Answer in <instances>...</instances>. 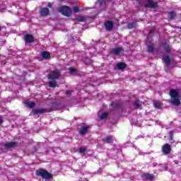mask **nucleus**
<instances>
[{"label": "nucleus", "instance_id": "obj_1", "mask_svg": "<svg viewBox=\"0 0 181 181\" xmlns=\"http://www.w3.org/2000/svg\"><path fill=\"white\" fill-rule=\"evenodd\" d=\"M59 77H60V70L55 69L51 71L48 74V78L52 81L49 82V87H52L53 88H54V87H57V82H56L55 80L59 79Z\"/></svg>", "mask_w": 181, "mask_h": 181}, {"label": "nucleus", "instance_id": "obj_2", "mask_svg": "<svg viewBox=\"0 0 181 181\" xmlns=\"http://www.w3.org/2000/svg\"><path fill=\"white\" fill-rule=\"evenodd\" d=\"M170 95L171 97V104L177 107L180 105V100L177 97H179V90H171L170 91Z\"/></svg>", "mask_w": 181, "mask_h": 181}, {"label": "nucleus", "instance_id": "obj_3", "mask_svg": "<svg viewBox=\"0 0 181 181\" xmlns=\"http://www.w3.org/2000/svg\"><path fill=\"white\" fill-rule=\"evenodd\" d=\"M37 176H41L43 179L49 180L53 177V175L47 172L46 170L40 169L36 171Z\"/></svg>", "mask_w": 181, "mask_h": 181}, {"label": "nucleus", "instance_id": "obj_4", "mask_svg": "<svg viewBox=\"0 0 181 181\" xmlns=\"http://www.w3.org/2000/svg\"><path fill=\"white\" fill-rule=\"evenodd\" d=\"M59 12L64 15V16H71L72 11L69 6H62L58 9Z\"/></svg>", "mask_w": 181, "mask_h": 181}, {"label": "nucleus", "instance_id": "obj_5", "mask_svg": "<svg viewBox=\"0 0 181 181\" xmlns=\"http://www.w3.org/2000/svg\"><path fill=\"white\" fill-rule=\"evenodd\" d=\"M172 151V148L170 147V145L165 144L162 147V152L164 153V155H169L170 153V151Z\"/></svg>", "mask_w": 181, "mask_h": 181}, {"label": "nucleus", "instance_id": "obj_6", "mask_svg": "<svg viewBox=\"0 0 181 181\" xmlns=\"http://www.w3.org/2000/svg\"><path fill=\"white\" fill-rule=\"evenodd\" d=\"M145 8H156L158 6V3L153 2L152 0H148L145 4Z\"/></svg>", "mask_w": 181, "mask_h": 181}, {"label": "nucleus", "instance_id": "obj_7", "mask_svg": "<svg viewBox=\"0 0 181 181\" xmlns=\"http://www.w3.org/2000/svg\"><path fill=\"white\" fill-rule=\"evenodd\" d=\"M105 27L106 30H112V28H114V23L112 21H106L105 23Z\"/></svg>", "mask_w": 181, "mask_h": 181}, {"label": "nucleus", "instance_id": "obj_8", "mask_svg": "<svg viewBox=\"0 0 181 181\" xmlns=\"http://www.w3.org/2000/svg\"><path fill=\"white\" fill-rule=\"evenodd\" d=\"M4 146L5 149H11V148H15V146H16V142H14V141L7 142L4 144Z\"/></svg>", "mask_w": 181, "mask_h": 181}, {"label": "nucleus", "instance_id": "obj_9", "mask_svg": "<svg viewBox=\"0 0 181 181\" xmlns=\"http://www.w3.org/2000/svg\"><path fill=\"white\" fill-rule=\"evenodd\" d=\"M121 52H122V47H116L112 49V54H115L116 56H119L121 54Z\"/></svg>", "mask_w": 181, "mask_h": 181}, {"label": "nucleus", "instance_id": "obj_10", "mask_svg": "<svg viewBox=\"0 0 181 181\" xmlns=\"http://www.w3.org/2000/svg\"><path fill=\"white\" fill-rule=\"evenodd\" d=\"M25 40L27 43H33V40H35V38L33 37V35L30 34H27L25 36Z\"/></svg>", "mask_w": 181, "mask_h": 181}, {"label": "nucleus", "instance_id": "obj_11", "mask_svg": "<svg viewBox=\"0 0 181 181\" xmlns=\"http://www.w3.org/2000/svg\"><path fill=\"white\" fill-rule=\"evenodd\" d=\"M45 112H49L47 109H36L33 111V113L36 114H44Z\"/></svg>", "mask_w": 181, "mask_h": 181}, {"label": "nucleus", "instance_id": "obj_12", "mask_svg": "<svg viewBox=\"0 0 181 181\" xmlns=\"http://www.w3.org/2000/svg\"><path fill=\"white\" fill-rule=\"evenodd\" d=\"M116 67L117 69H118V70H124V69H127V64L123 62H119V64H117Z\"/></svg>", "mask_w": 181, "mask_h": 181}, {"label": "nucleus", "instance_id": "obj_13", "mask_svg": "<svg viewBox=\"0 0 181 181\" xmlns=\"http://www.w3.org/2000/svg\"><path fill=\"white\" fill-rule=\"evenodd\" d=\"M41 56H42V59H50V52H49L47 51H43L41 53Z\"/></svg>", "mask_w": 181, "mask_h": 181}, {"label": "nucleus", "instance_id": "obj_14", "mask_svg": "<svg viewBox=\"0 0 181 181\" xmlns=\"http://www.w3.org/2000/svg\"><path fill=\"white\" fill-rule=\"evenodd\" d=\"M88 128H90L88 126L81 128L79 130V134L81 135H86V134H87V131H88Z\"/></svg>", "mask_w": 181, "mask_h": 181}, {"label": "nucleus", "instance_id": "obj_15", "mask_svg": "<svg viewBox=\"0 0 181 181\" xmlns=\"http://www.w3.org/2000/svg\"><path fill=\"white\" fill-rule=\"evenodd\" d=\"M40 13L42 16H47V15H49V8H41Z\"/></svg>", "mask_w": 181, "mask_h": 181}, {"label": "nucleus", "instance_id": "obj_16", "mask_svg": "<svg viewBox=\"0 0 181 181\" xmlns=\"http://www.w3.org/2000/svg\"><path fill=\"white\" fill-rule=\"evenodd\" d=\"M25 104L28 108H33L35 107V103L32 101L27 100L25 102Z\"/></svg>", "mask_w": 181, "mask_h": 181}, {"label": "nucleus", "instance_id": "obj_17", "mask_svg": "<svg viewBox=\"0 0 181 181\" xmlns=\"http://www.w3.org/2000/svg\"><path fill=\"white\" fill-rule=\"evenodd\" d=\"M104 141L106 142V144H112L114 139H112V136H108L104 139Z\"/></svg>", "mask_w": 181, "mask_h": 181}, {"label": "nucleus", "instance_id": "obj_18", "mask_svg": "<svg viewBox=\"0 0 181 181\" xmlns=\"http://www.w3.org/2000/svg\"><path fill=\"white\" fill-rule=\"evenodd\" d=\"M143 177H146L148 180H152L153 179V175L152 174H144Z\"/></svg>", "mask_w": 181, "mask_h": 181}, {"label": "nucleus", "instance_id": "obj_19", "mask_svg": "<svg viewBox=\"0 0 181 181\" xmlns=\"http://www.w3.org/2000/svg\"><path fill=\"white\" fill-rule=\"evenodd\" d=\"M163 61L165 63H166V64H170V58L169 56L163 57Z\"/></svg>", "mask_w": 181, "mask_h": 181}, {"label": "nucleus", "instance_id": "obj_20", "mask_svg": "<svg viewBox=\"0 0 181 181\" xmlns=\"http://www.w3.org/2000/svg\"><path fill=\"white\" fill-rule=\"evenodd\" d=\"M108 117V114L107 112H103L100 116V119H105V118H107Z\"/></svg>", "mask_w": 181, "mask_h": 181}, {"label": "nucleus", "instance_id": "obj_21", "mask_svg": "<svg viewBox=\"0 0 181 181\" xmlns=\"http://www.w3.org/2000/svg\"><path fill=\"white\" fill-rule=\"evenodd\" d=\"M153 105H154V107H155L156 108H160V107H161L160 102H159V101L155 102V103H153Z\"/></svg>", "mask_w": 181, "mask_h": 181}, {"label": "nucleus", "instance_id": "obj_22", "mask_svg": "<svg viewBox=\"0 0 181 181\" xmlns=\"http://www.w3.org/2000/svg\"><path fill=\"white\" fill-rule=\"evenodd\" d=\"M175 16H176V14L174 12H170L168 13V18L170 19H173V18H175Z\"/></svg>", "mask_w": 181, "mask_h": 181}, {"label": "nucleus", "instance_id": "obj_23", "mask_svg": "<svg viewBox=\"0 0 181 181\" xmlns=\"http://www.w3.org/2000/svg\"><path fill=\"white\" fill-rule=\"evenodd\" d=\"M164 50L167 52L169 53L170 52V47L168 45H165L164 46Z\"/></svg>", "mask_w": 181, "mask_h": 181}, {"label": "nucleus", "instance_id": "obj_24", "mask_svg": "<svg viewBox=\"0 0 181 181\" xmlns=\"http://www.w3.org/2000/svg\"><path fill=\"white\" fill-rule=\"evenodd\" d=\"M77 21H78L79 22H84V21H86V18L83 16H78L77 18Z\"/></svg>", "mask_w": 181, "mask_h": 181}, {"label": "nucleus", "instance_id": "obj_25", "mask_svg": "<svg viewBox=\"0 0 181 181\" xmlns=\"http://www.w3.org/2000/svg\"><path fill=\"white\" fill-rule=\"evenodd\" d=\"M148 52H149L150 53H152V52H153V47H152L151 45H148Z\"/></svg>", "mask_w": 181, "mask_h": 181}, {"label": "nucleus", "instance_id": "obj_26", "mask_svg": "<svg viewBox=\"0 0 181 181\" xmlns=\"http://www.w3.org/2000/svg\"><path fill=\"white\" fill-rule=\"evenodd\" d=\"M134 105H136V107H137V108H139L141 107V102H139V100H137L134 103Z\"/></svg>", "mask_w": 181, "mask_h": 181}, {"label": "nucleus", "instance_id": "obj_27", "mask_svg": "<svg viewBox=\"0 0 181 181\" xmlns=\"http://www.w3.org/2000/svg\"><path fill=\"white\" fill-rule=\"evenodd\" d=\"M134 28H135V23H129V24H128V28L129 29H132Z\"/></svg>", "mask_w": 181, "mask_h": 181}, {"label": "nucleus", "instance_id": "obj_28", "mask_svg": "<svg viewBox=\"0 0 181 181\" xmlns=\"http://www.w3.org/2000/svg\"><path fill=\"white\" fill-rule=\"evenodd\" d=\"M80 11V9L78 8V6H74V12H75L76 13H78Z\"/></svg>", "mask_w": 181, "mask_h": 181}, {"label": "nucleus", "instance_id": "obj_29", "mask_svg": "<svg viewBox=\"0 0 181 181\" xmlns=\"http://www.w3.org/2000/svg\"><path fill=\"white\" fill-rule=\"evenodd\" d=\"M86 151H87V149H86V148H81L79 149L80 153H84Z\"/></svg>", "mask_w": 181, "mask_h": 181}, {"label": "nucleus", "instance_id": "obj_30", "mask_svg": "<svg viewBox=\"0 0 181 181\" xmlns=\"http://www.w3.org/2000/svg\"><path fill=\"white\" fill-rule=\"evenodd\" d=\"M69 71L71 74H73V73H74L76 71V69H75V68H70Z\"/></svg>", "mask_w": 181, "mask_h": 181}, {"label": "nucleus", "instance_id": "obj_31", "mask_svg": "<svg viewBox=\"0 0 181 181\" xmlns=\"http://www.w3.org/2000/svg\"><path fill=\"white\" fill-rule=\"evenodd\" d=\"M99 5H103L104 2H105V0H98Z\"/></svg>", "mask_w": 181, "mask_h": 181}, {"label": "nucleus", "instance_id": "obj_32", "mask_svg": "<svg viewBox=\"0 0 181 181\" xmlns=\"http://www.w3.org/2000/svg\"><path fill=\"white\" fill-rule=\"evenodd\" d=\"M66 94L67 95L71 94V90H66Z\"/></svg>", "mask_w": 181, "mask_h": 181}, {"label": "nucleus", "instance_id": "obj_33", "mask_svg": "<svg viewBox=\"0 0 181 181\" xmlns=\"http://www.w3.org/2000/svg\"><path fill=\"white\" fill-rule=\"evenodd\" d=\"M48 8H52V3H48Z\"/></svg>", "mask_w": 181, "mask_h": 181}, {"label": "nucleus", "instance_id": "obj_34", "mask_svg": "<svg viewBox=\"0 0 181 181\" xmlns=\"http://www.w3.org/2000/svg\"><path fill=\"white\" fill-rule=\"evenodd\" d=\"M169 134L170 135V136H172V135H173V132H170Z\"/></svg>", "mask_w": 181, "mask_h": 181}, {"label": "nucleus", "instance_id": "obj_35", "mask_svg": "<svg viewBox=\"0 0 181 181\" xmlns=\"http://www.w3.org/2000/svg\"><path fill=\"white\" fill-rule=\"evenodd\" d=\"M3 121L2 119H0V124H2Z\"/></svg>", "mask_w": 181, "mask_h": 181}, {"label": "nucleus", "instance_id": "obj_36", "mask_svg": "<svg viewBox=\"0 0 181 181\" xmlns=\"http://www.w3.org/2000/svg\"><path fill=\"white\" fill-rule=\"evenodd\" d=\"M86 64H90V62H88V63H87V62H86Z\"/></svg>", "mask_w": 181, "mask_h": 181}, {"label": "nucleus", "instance_id": "obj_37", "mask_svg": "<svg viewBox=\"0 0 181 181\" xmlns=\"http://www.w3.org/2000/svg\"><path fill=\"white\" fill-rule=\"evenodd\" d=\"M2 28L0 27V30H1Z\"/></svg>", "mask_w": 181, "mask_h": 181}]
</instances>
